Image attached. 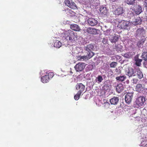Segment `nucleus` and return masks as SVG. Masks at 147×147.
Instances as JSON below:
<instances>
[{"label":"nucleus","mask_w":147,"mask_h":147,"mask_svg":"<svg viewBox=\"0 0 147 147\" xmlns=\"http://www.w3.org/2000/svg\"><path fill=\"white\" fill-rule=\"evenodd\" d=\"M63 37L68 40L69 42L73 44L76 42L78 36L76 33L71 30H69L64 32Z\"/></svg>","instance_id":"nucleus-1"},{"label":"nucleus","mask_w":147,"mask_h":147,"mask_svg":"<svg viewBox=\"0 0 147 147\" xmlns=\"http://www.w3.org/2000/svg\"><path fill=\"white\" fill-rule=\"evenodd\" d=\"M146 100L145 97L141 96L137 97L135 101V103L138 106L141 107L144 105Z\"/></svg>","instance_id":"nucleus-2"},{"label":"nucleus","mask_w":147,"mask_h":147,"mask_svg":"<svg viewBox=\"0 0 147 147\" xmlns=\"http://www.w3.org/2000/svg\"><path fill=\"white\" fill-rule=\"evenodd\" d=\"M130 25V23L129 22L123 20L119 22L118 26L121 29L127 30Z\"/></svg>","instance_id":"nucleus-3"},{"label":"nucleus","mask_w":147,"mask_h":147,"mask_svg":"<svg viewBox=\"0 0 147 147\" xmlns=\"http://www.w3.org/2000/svg\"><path fill=\"white\" fill-rule=\"evenodd\" d=\"M65 4L70 8L75 9L77 8L75 3L71 0H65Z\"/></svg>","instance_id":"nucleus-4"},{"label":"nucleus","mask_w":147,"mask_h":147,"mask_svg":"<svg viewBox=\"0 0 147 147\" xmlns=\"http://www.w3.org/2000/svg\"><path fill=\"white\" fill-rule=\"evenodd\" d=\"M134 93L128 92L125 96V100L126 103L129 104L132 101Z\"/></svg>","instance_id":"nucleus-5"},{"label":"nucleus","mask_w":147,"mask_h":147,"mask_svg":"<svg viewBox=\"0 0 147 147\" xmlns=\"http://www.w3.org/2000/svg\"><path fill=\"white\" fill-rule=\"evenodd\" d=\"M85 63L80 62L76 65L74 68L77 71H82L85 68Z\"/></svg>","instance_id":"nucleus-6"},{"label":"nucleus","mask_w":147,"mask_h":147,"mask_svg":"<svg viewBox=\"0 0 147 147\" xmlns=\"http://www.w3.org/2000/svg\"><path fill=\"white\" fill-rule=\"evenodd\" d=\"M126 74L129 77L134 76L136 75V71L131 67H129Z\"/></svg>","instance_id":"nucleus-7"},{"label":"nucleus","mask_w":147,"mask_h":147,"mask_svg":"<svg viewBox=\"0 0 147 147\" xmlns=\"http://www.w3.org/2000/svg\"><path fill=\"white\" fill-rule=\"evenodd\" d=\"M133 10L137 15H139L143 11L142 6L140 5H136L133 7Z\"/></svg>","instance_id":"nucleus-8"},{"label":"nucleus","mask_w":147,"mask_h":147,"mask_svg":"<svg viewBox=\"0 0 147 147\" xmlns=\"http://www.w3.org/2000/svg\"><path fill=\"white\" fill-rule=\"evenodd\" d=\"M124 10L123 7H119L115 10L114 14L116 16H119L123 13Z\"/></svg>","instance_id":"nucleus-9"},{"label":"nucleus","mask_w":147,"mask_h":147,"mask_svg":"<svg viewBox=\"0 0 147 147\" xmlns=\"http://www.w3.org/2000/svg\"><path fill=\"white\" fill-rule=\"evenodd\" d=\"M85 86L82 83H77L76 86V88L79 90L78 92L82 93L84 90Z\"/></svg>","instance_id":"nucleus-10"},{"label":"nucleus","mask_w":147,"mask_h":147,"mask_svg":"<svg viewBox=\"0 0 147 147\" xmlns=\"http://www.w3.org/2000/svg\"><path fill=\"white\" fill-rule=\"evenodd\" d=\"M119 38V36L118 35L114 34V35H112L109 37V40L111 43H115L118 41Z\"/></svg>","instance_id":"nucleus-11"},{"label":"nucleus","mask_w":147,"mask_h":147,"mask_svg":"<svg viewBox=\"0 0 147 147\" xmlns=\"http://www.w3.org/2000/svg\"><path fill=\"white\" fill-rule=\"evenodd\" d=\"M87 21L88 24L91 26H96L98 23L97 20L92 18H89Z\"/></svg>","instance_id":"nucleus-12"},{"label":"nucleus","mask_w":147,"mask_h":147,"mask_svg":"<svg viewBox=\"0 0 147 147\" xmlns=\"http://www.w3.org/2000/svg\"><path fill=\"white\" fill-rule=\"evenodd\" d=\"M97 30L95 28L89 27L86 30V31L88 34L95 35L97 33Z\"/></svg>","instance_id":"nucleus-13"},{"label":"nucleus","mask_w":147,"mask_h":147,"mask_svg":"<svg viewBox=\"0 0 147 147\" xmlns=\"http://www.w3.org/2000/svg\"><path fill=\"white\" fill-rule=\"evenodd\" d=\"M142 22L141 19L139 17L135 18L131 21L132 24L135 25L140 24Z\"/></svg>","instance_id":"nucleus-14"},{"label":"nucleus","mask_w":147,"mask_h":147,"mask_svg":"<svg viewBox=\"0 0 147 147\" xmlns=\"http://www.w3.org/2000/svg\"><path fill=\"white\" fill-rule=\"evenodd\" d=\"M135 89L137 92H142L145 90L144 85L140 84H138L136 85Z\"/></svg>","instance_id":"nucleus-15"},{"label":"nucleus","mask_w":147,"mask_h":147,"mask_svg":"<svg viewBox=\"0 0 147 147\" xmlns=\"http://www.w3.org/2000/svg\"><path fill=\"white\" fill-rule=\"evenodd\" d=\"M145 33V30L143 28H138L136 31V35L138 36L143 35Z\"/></svg>","instance_id":"nucleus-16"},{"label":"nucleus","mask_w":147,"mask_h":147,"mask_svg":"<svg viewBox=\"0 0 147 147\" xmlns=\"http://www.w3.org/2000/svg\"><path fill=\"white\" fill-rule=\"evenodd\" d=\"M70 28L71 30L76 31H79L81 30L80 27L77 24H71L70 26Z\"/></svg>","instance_id":"nucleus-17"},{"label":"nucleus","mask_w":147,"mask_h":147,"mask_svg":"<svg viewBox=\"0 0 147 147\" xmlns=\"http://www.w3.org/2000/svg\"><path fill=\"white\" fill-rule=\"evenodd\" d=\"M123 47L120 44L115 43L114 45H113V48L117 52L121 51L122 50Z\"/></svg>","instance_id":"nucleus-18"},{"label":"nucleus","mask_w":147,"mask_h":147,"mask_svg":"<svg viewBox=\"0 0 147 147\" xmlns=\"http://www.w3.org/2000/svg\"><path fill=\"white\" fill-rule=\"evenodd\" d=\"M119 101V98L117 97H114L110 100V102L112 105H117Z\"/></svg>","instance_id":"nucleus-19"},{"label":"nucleus","mask_w":147,"mask_h":147,"mask_svg":"<svg viewBox=\"0 0 147 147\" xmlns=\"http://www.w3.org/2000/svg\"><path fill=\"white\" fill-rule=\"evenodd\" d=\"M123 86L121 83H120L118 84L116 87V90L118 93H120L123 90Z\"/></svg>","instance_id":"nucleus-20"},{"label":"nucleus","mask_w":147,"mask_h":147,"mask_svg":"<svg viewBox=\"0 0 147 147\" xmlns=\"http://www.w3.org/2000/svg\"><path fill=\"white\" fill-rule=\"evenodd\" d=\"M49 77L46 75H45L43 76L41 78V81L43 83H46L49 82L50 79L49 78Z\"/></svg>","instance_id":"nucleus-21"},{"label":"nucleus","mask_w":147,"mask_h":147,"mask_svg":"<svg viewBox=\"0 0 147 147\" xmlns=\"http://www.w3.org/2000/svg\"><path fill=\"white\" fill-rule=\"evenodd\" d=\"M94 46L92 44H89L85 47V49L88 52L91 51L94 48Z\"/></svg>","instance_id":"nucleus-22"},{"label":"nucleus","mask_w":147,"mask_h":147,"mask_svg":"<svg viewBox=\"0 0 147 147\" xmlns=\"http://www.w3.org/2000/svg\"><path fill=\"white\" fill-rule=\"evenodd\" d=\"M76 59L78 61H83L87 60V57L85 55L83 56L81 55L77 56Z\"/></svg>","instance_id":"nucleus-23"},{"label":"nucleus","mask_w":147,"mask_h":147,"mask_svg":"<svg viewBox=\"0 0 147 147\" xmlns=\"http://www.w3.org/2000/svg\"><path fill=\"white\" fill-rule=\"evenodd\" d=\"M126 77L125 76H119L117 77L116 78V79L119 82H123L126 79Z\"/></svg>","instance_id":"nucleus-24"},{"label":"nucleus","mask_w":147,"mask_h":147,"mask_svg":"<svg viewBox=\"0 0 147 147\" xmlns=\"http://www.w3.org/2000/svg\"><path fill=\"white\" fill-rule=\"evenodd\" d=\"M146 40V38L144 37L141 39H140L137 43V45L139 47H141L144 43Z\"/></svg>","instance_id":"nucleus-25"},{"label":"nucleus","mask_w":147,"mask_h":147,"mask_svg":"<svg viewBox=\"0 0 147 147\" xmlns=\"http://www.w3.org/2000/svg\"><path fill=\"white\" fill-rule=\"evenodd\" d=\"M100 11L101 13L106 14L107 12L106 7L104 6L101 7L100 8Z\"/></svg>","instance_id":"nucleus-26"},{"label":"nucleus","mask_w":147,"mask_h":147,"mask_svg":"<svg viewBox=\"0 0 147 147\" xmlns=\"http://www.w3.org/2000/svg\"><path fill=\"white\" fill-rule=\"evenodd\" d=\"M137 73L136 74L137 75L139 78L140 79L143 77V74L142 72L140 70L139 68H138L137 70Z\"/></svg>","instance_id":"nucleus-27"},{"label":"nucleus","mask_w":147,"mask_h":147,"mask_svg":"<svg viewBox=\"0 0 147 147\" xmlns=\"http://www.w3.org/2000/svg\"><path fill=\"white\" fill-rule=\"evenodd\" d=\"M62 43L58 40H56L54 43V46L57 48H59L61 46Z\"/></svg>","instance_id":"nucleus-28"},{"label":"nucleus","mask_w":147,"mask_h":147,"mask_svg":"<svg viewBox=\"0 0 147 147\" xmlns=\"http://www.w3.org/2000/svg\"><path fill=\"white\" fill-rule=\"evenodd\" d=\"M135 61H136L135 64L136 65L138 66H140L141 65L142 59L138 58L135 59Z\"/></svg>","instance_id":"nucleus-29"},{"label":"nucleus","mask_w":147,"mask_h":147,"mask_svg":"<svg viewBox=\"0 0 147 147\" xmlns=\"http://www.w3.org/2000/svg\"><path fill=\"white\" fill-rule=\"evenodd\" d=\"M132 52H128L124 54L123 56L126 58H130L132 56Z\"/></svg>","instance_id":"nucleus-30"},{"label":"nucleus","mask_w":147,"mask_h":147,"mask_svg":"<svg viewBox=\"0 0 147 147\" xmlns=\"http://www.w3.org/2000/svg\"><path fill=\"white\" fill-rule=\"evenodd\" d=\"M142 58L144 61H147V52H144L142 55Z\"/></svg>","instance_id":"nucleus-31"},{"label":"nucleus","mask_w":147,"mask_h":147,"mask_svg":"<svg viewBox=\"0 0 147 147\" xmlns=\"http://www.w3.org/2000/svg\"><path fill=\"white\" fill-rule=\"evenodd\" d=\"M88 52H89V53L86 56L87 57V60H88V59H90L94 55V53L92 51Z\"/></svg>","instance_id":"nucleus-32"},{"label":"nucleus","mask_w":147,"mask_h":147,"mask_svg":"<svg viewBox=\"0 0 147 147\" xmlns=\"http://www.w3.org/2000/svg\"><path fill=\"white\" fill-rule=\"evenodd\" d=\"M135 0H125L126 3L128 4L133 5L135 3Z\"/></svg>","instance_id":"nucleus-33"},{"label":"nucleus","mask_w":147,"mask_h":147,"mask_svg":"<svg viewBox=\"0 0 147 147\" xmlns=\"http://www.w3.org/2000/svg\"><path fill=\"white\" fill-rule=\"evenodd\" d=\"M81 93L80 92H78L77 94L75 95L74 96V98L76 100H78L80 98V97L81 94Z\"/></svg>","instance_id":"nucleus-34"},{"label":"nucleus","mask_w":147,"mask_h":147,"mask_svg":"<svg viewBox=\"0 0 147 147\" xmlns=\"http://www.w3.org/2000/svg\"><path fill=\"white\" fill-rule=\"evenodd\" d=\"M67 14L70 16H74L75 15V13L72 11L71 10L69 9V11L67 13Z\"/></svg>","instance_id":"nucleus-35"},{"label":"nucleus","mask_w":147,"mask_h":147,"mask_svg":"<svg viewBox=\"0 0 147 147\" xmlns=\"http://www.w3.org/2000/svg\"><path fill=\"white\" fill-rule=\"evenodd\" d=\"M54 74L52 72H50L48 74H47L46 75L49 77V78L50 80L51 78H53V77L54 76Z\"/></svg>","instance_id":"nucleus-36"},{"label":"nucleus","mask_w":147,"mask_h":147,"mask_svg":"<svg viewBox=\"0 0 147 147\" xmlns=\"http://www.w3.org/2000/svg\"><path fill=\"white\" fill-rule=\"evenodd\" d=\"M96 79H97V81L99 82H102L103 80L102 76L100 75L98 76Z\"/></svg>","instance_id":"nucleus-37"},{"label":"nucleus","mask_w":147,"mask_h":147,"mask_svg":"<svg viewBox=\"0 0 147 147\" xmlns=\"http://www.w3.org/2000/svg\"><path fill=\"white\" fill-rule=\"evenodd\" d=\"M117 65V63L116 62H112L110 64V66L111 67L114 68L116 67Z\"/></svg>","instance_id":"nucleus-38"},{"label":"nucleus","mask_w":147,"mask_h":147,"mask_svg":"<svg viewBox=\"0 0 147 147\" xmlns=\"http://www.w3.org/2000/svg\"><path fill=\"white\" fill-rule=\"evenodd\" d=\"M116 72H117V74H121V71L120 69H116Z\"/></svg>","instance_id":"nucleus-39"},{"label":"nucleus","mask_w":147,"mask_h":147,"mask_svg":"<svg viewBox=\"0 0 147 147\" xmlns=\"http://www.w3.org/2000/svg\"><path fill=\"white\" fill-rule=\"evenodd\" d=\"M144 5L145 7H147V0H145Z\"/></svg>","instance_id":"nucleus-40"},{"label":"nucleus","mask_w":147,"mask_h":147,"mask_svg":"<svg viewBox=\"0 0 147 147\" xmlns=\"http://www.w3.org/2000/svg\"><path fill=\"white\" fill-rule=\"evenodd\" d=\"M132 82L134 83H136L138 80L137 79H133L132 80Z\"/></svg>","instance_id":"nucleus-41"},{"label":"nucleus","mask_w":147,"mask_h":147,"mask_svg":"<svg viewBox=\"0 0 147 147\" xmlns=\"http://www.w3.org/2000/svg\"><path fill=\"white\" fill-rule=\"evenodd\" d=\"M145 17L146 19L147 20V12L146 11L145 13Z\"/></svg>","instance_id":"nucleus-42"},{"label":"nucleus","mask_w":147,"mask_h":147,"mask_svg":"<svg viewBox=\"0 0 147 147\" xmlns=\"http://www.w3.org/2000/svg\"><path fill=\"white\" fill-rule=\"evenodd\" d=\"M105 105H109V103H105Z\"/></svg>","instance_id":"nucleus-43"},{"label":"nucleus","mask_w":147,"mask_h":147,"mask_svg":"<svg viewBox=\"0 0 147 147\" xmlns=\"http://www.w3.org/2000/svg\"><path fill=\"white\" fill-rule=\"evenodd\" d=\"M116 0H110V1L112 2H114L116 1Z\"/></svg>","instance_id":"nucleus-44"},{"label":"nucleus","mask_w":147,"mask_h":147,"mask_svg":"<svg viewBox=\"0 0 147 147\" xmlns=\"http://www.w3.org/2000/svg\"><path fill=\"white\" fill-rule=\"evenodd\" d=\"M144 147H147V144H146L145 146H144Z\"/></svg>","instance_id":"nucleus-45"},{"label":"nucleus","mask_w":147,"mask_h":147,"mask_svg":"<svg viewBox=\"0 0 147 147\" xmlns=\"http://www.w3.org/2000/svg\"><path fill=\"white\" fill-rule=\"evenodd\" d=\"M117 56L118 57H119V56Z\"/></svg>","instance_id":"nucleus-46"}]
</instances>
